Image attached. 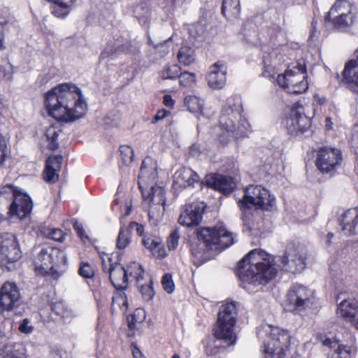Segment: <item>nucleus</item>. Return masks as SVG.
<instances>
[{
  "mask_svg": "<svg viewBox=\"0 0 358 358\" xmlns=\"http://www.w3.org/2000/svg\"><path fill=\"white\" fill-rule=\"evenodd\" d=\"M32 208L31 198L26 194L18 193L10 205L8 213L10 216H17L22 219L31 213Z\"/></svg>",
  "mask_w": 358,
  "mask_h": 358,
  "instance_id": "412c9836",
  "label": "nucleus"
},
{
  "mask_svg": "<svg viewBox=\"0 0 358 358\" xmlns=\"http://www.w3.org/2000/svg\"><path fill=\"white\" fill-rule=\"evenodd\" d=\"M145 318V313L143 309L138 308L136 309L134 313L131 316V320L128 319L129 328L132 330L135 329L136 323H141L143 322Z\"/></svg>",
  "mask_w": 358,
  "mask_h": 358,
  "instance_id": "a19ab883",
  "label": "nucleus"
},
{
  "mask_svg": "<svg viewBox=\"0 0 358 358\" xmlns=\"http://www.w3.org/2000/svg\"><path fill=\"white\" fill-rule=\"evenodd\" d=\"M198 238L212 250L224 249L234 243L232 234L222 224L213 228H203L198 231Z\"/></svg>",
  "mask_w": 358,
  "mask_h": 358,
  "instance_id": "6e6552de",
  "label": "nucleus"
},
{
  "mask_svg": "<svg viewBox=\"0 0 358 358\" xmlns=\"http://www.w3.org/2000/svg\"><path fill=\"white\" fill-rule=\"evenodd\" d=\"M180 234L178 229H175L167 239V247L169 250H174L177 248L180 239Z\"/></svg>",
  "mask_w": 358,
  "mask_h": 358,
  "instance_id": "09e8293b",
  "label": "nucleus"
},
{
  "mask_svg": "<svg viewBox=\"0 0 358 358\" xmlns=\"http://www.w3.org/2000/svg\"><path fill=\"white\" fill-rule=\"evenodd\" d=\"M339 222L345 235L355 234V229L358 224V207L345 211L341 215Z\"/></svg>",
  "mask_w": 358,
  "mask_h": 358,
  "instance_id": "393cba45",
  "label": "nucleus"
},
{
  "mask_svg": "<svg viewBox=\"0 0 358 358\" xmlns=\"http://www.w3.org/2000/svg\"><path fill=\"white\" fill-rule=\"evenodd\" d=\"M19 331L21 333L25 334H30L34 331V326L31 324V321L28 318H24L22 320V322L19 325Z\"/></svg>",
  "mask_w": 358,
  "mask_h": 358,
  "instance_id": "3c124183",
  "label": "nucleus"
},
{
  "mask_svg": "<svg viewBox=\"0 0 358 358\" xmlns=\"http://www.w3.org/2000/svg\"><path fill=\"white\" fill-rule=\"evenodd\" d=\"M205 206L201 203H192L185 205L178 217V222L187 227L198 226L202 220Z\"/></svg>",
  "mask_w": 358,
  "mask_h": 358,
  "instance_id": "f3484780",
  "label": "nucleus"
},
{
  "mask_svg": "<svg viewBox=\"0 0 358 358\" xmlns=\"http://www.w3.org/2000/svg\"><path fill=\"white\" fill-rule=\"evenodd\" d=\"M237 308L235 302H227L221 306L217 314L214 336L228 345L235 343L236 336L234 327L236 323Z\"/></svg>",
  "mask_w": 358,
  "mask_h": 358,
  "instance_id": "39448f33",
  "label": "nucleus"
},
{
  "mask_svg": "<svg viewBox=\"0 0 358 358\" xmlns=\"http://www.w3.org/2000/svg\"><path fill=\"white\" fill-rule=\"evenodd\" d=\"M132 352H133V355H134V358H137L138 357H141V352L137 347H135L133 349Z\"/></svg>",
  "mask_w": 358,
  "mask_h": 358,
  "instance_id": "0e129e2a",
  "label": "nucleus"
},
{
  "mask_svg": "<svg viewBox=\"0 0 358 358\" xmlns=\"http://www.w3.org/2000/svg\"><path fill=\"white\" fill-rule=\"evenodd\" d=\"M20 293L15 283L6 282L0 290V305L3 310L10 311L19 306Z\"/></svg>",
  "mask_w": 358,
  "mask_h": 358,
  "instance_id": "a211bd4d",
  "label": "nucleus"
},
{
  "mask_svg": "<svg viewBox=\"0 0 358 358\" xmlns=\"http://www.w3.org/2000/svg\"><path fill=\"white\" fill-rule=\"evenodd\" d=\"M49 236L51 239L59 242H62L65 238L64 234L59 229H52L49 234Z\"/></svg>",
  "mask_w": 358,
  "mask_h": 358,
  "instance_id": "864d4df0",
  "label": "nucleus"
},
{
  "mask_svg": "<svg viewBox=\"0 0 358 358\" xmlns=\"http://www.w3.org/2000/svg\"><path fill=\"white\" fill-rule=\"evenodd\" d=\"M270 329L268 340L265 343V358H285L289 336L288 333L278 327Z\"/></svg>",
  "mask_w": 358,
  "mask_h": 358,
  "instance_id": "1a4fd4ad",
  "label": "nucleus"
},
{
  "mask_svg": "<svg viewBox=\"0 0 358 358\" xmlns=\"http://www.w3.org/2000/svg\"><path fill=\"white\" fill-rule=\"evenodd\" d=\"M199 176L192 169L180 168L173 176V186L176 189L185 188L193 186L195 182H199Z\"/></svg>",
  "mask_w": 358,
  "mask_h": 358,
  "instance_id": "b1692460",
  "label": "nucleus"
},
{
  "mask_svg": "<svg viewBox=\"0 0 358 358\" xmlns=\"http://www.w3.org/2000/svg\"><path fill=\"white\" fill-rule=\"evenodd\" d=\"M8 155V149L6 140L0 134V165L6 160Z\"/></svg>",
  "mask_w": 358,
  "mask_h": 358,
  "instance_id": "603ef678",
  "label": "nucleus"
},
{
  "mask_svg": "<svg viewBox=\"0 0 358 358\" xmlns=\"http://www.w3.org/2000/svg\"><path fill=\"white\" fill-rule=\"evenodd\" d=\"M341 161L340 150L323 148L318 152L316 166L322 173H329L340 166Z\"/></svg>",
  "mask_w": 358,
  "mask_h": 358,
  "instance_id": "dca6fc26",
  "label": "nucleus"
},
{
  "mask_svg": "<svg viewBox=\"0 0 358 358\" xmlns=\"http://www.w3.org/2000/svg\"><path fill=\"white\" fill-rule=\"evenodd\" d=\"M74 228L76 230L78 236L81 238H83L84 237H85V231H84V229H83V227H82V226L80 224H79L78 222H76L74 224Z\"/></svg>",
  "mask_w": 358,
  "mask_h": 358,
  "instance_id": "e2e57ef3",
  "label": "nucleus"
},
{
  "mask_svg": "<svg viewBox=\"0 0 358 358\" xmlns=\"http://www.w3.org/2000/svg\"><path fill=\"white\" fill-rule=\"evenodd\" d=\"M8 24L6 21H0V49H4L5 46L3 45V39L5 36V32L8 30Z\"/></svg>",
  "mask_w": 358,
  "mask_h": 358,
  "instance_id": "6e6d98bb",
  "label": "nucleus"
},
{
  "mask_svg": "<svg viewBox=\"0 0 358 358\" xmlns=\"http://www.w3.org/2000/svg\"><path fill=\"white\" fill-rule=\"evenodd\" d=\"M79 273L85 278H91L93 277L94 271L88 263H82L79 268Z\"/></svg>",
  "mask_w": 358,
  "mask_h": 358,
  "instance_id": "8fccbe9b",
  "label": "nucleus"
},
{
  "mask_svg": "<svg viewBox=\"0 0 358 358\" xmlns=\"http://www.w3.org/2000/svg\"><path fill=\"white\" fill-rule=\"evenodd\" d=\"M210 87L214 90L222 89L227 82V66L223 62L219 61L213 64L207 76Z\"/></svg>",
  "mask_w": 358,
  "mask_h": 358,
  "instance_id": "4be33fe9",
  "label": "nucleus"
},
{
  "mask_svg": "<svg viewBox=\"0 0 358 358\" xmlns=\"http://www.w3.org/2000/svg\"><path fill=\"white\" fill-rule=\"evenodd\" d=\"M285 125L289 134L298 136L304 134L310 128L311 122L304 114L303 107H294L286 116Z\"/></svg>",
  "mask_w": 358,
  "mask_h": 358,
  "instance_id": "f8f14e48",
  "label": "nucleus"
},
{
  "mask_svg": "<svg viewBox=\"0 0 358 358\" xmlns=\"http://www.w3.org/2000/svg\"><path fill=\"white\" fill-rule=\"evenodd\" d=\"M134 227H136L137 234L139 236H143V234L144 232V227L141 224L136 223V222H132L130 223V227L133 228Z\"/></svg>",
  "mask_w": 358,
  "mask_h": 358,
  "instance_id": "052dcab7",
  "label": "nucleus"
},
{
  "mask_svg": "<svg viewBox=\"0 0 358 358\" xmlns=\"http://www.w3.org/2000/svg\"><path fill=\"white\" fill-rule=\"evenodd\" d=\"M326 127L328 130H330L333 127V122L331 121V119L329 117L326 118Z\"/></svg>",
  "mask_w": 358,
  "mask_h": 358,
  "instance_id": "69168bd1",
  "label": "nucleus"
},
{
  "mask_svg": "<svg viewBox=\"0 0 358 358\" xmlns=\"http://www.w3.org/2000/svg\"><path fill=\"white\" fill-rule=\"evenodd\" d=\"M45 106L50 116L65 122L83 117L87 109L82 90L70 83L49 90L45 95Z\"/></svg>",
  "mask_w": 358,
  "mask_h": 358,
  "instance_id": "f257e3e1",
  "label": "nucleus"
},
{
  "mask_svg": "<svg viewBox=\"0 0 358 358\" xmlns=\"http://www.w3.org/2000/svg\"><path fill=\"white\" fill-rule=\"evenodd\" d=\"M157 178L156 162L151 157H146L140 169L138 183L143 196H145L146 190L150 188L147 196L150 199L148 215L151 219L162 213L166 203V192L162 187L157 185Z\"/></svg>",
  "mask_w": 358,
  "mask_h": 358,
  "instance_id": "7ed1b4c3",
  "label": "nucleus"
},
{
  "mask_svg": "<svg viewBox=\"0 0 358 358\" xmlns=\"http://www.w3.org/2000/svg\"><path fill=\"white\" fill-rule=\"evenodd\" d=\"M262 74L265 78H268L275 80L277 78V77L275 78V76H278V75H279L278 71L275 68L270 66H266L265 67Z\"/></svg>",
  "mask_w": 358,
  "mask_h": 358,
  "instance_id": "5fc2aeb1",
  "label": "nucleus"
},
{
  "mask_svg": "<svg viewBox=\"0 0 358 358\" xmlns=\"http://www.w3.org/2000/svg\"><path fill=\"white\" fill-rule=\"evenodd\" d=\"M355 59L347 62L343 71L342 83L352 91L358 93V49L355 52Z\"/></svg>",
  "mask_w": 358,
  "mask_h": 358,
  "instance_id": "5701e85b",
  "label": "nucleus"
},
{
  "mask_svg": "<svg viewBox=\"0 0 358 358\" xmlns=\"http://www.w3.org/2000/svg\"><path fill=\"white\" fill-rule=\"evenodd\" d=\"M114 203L117 205H120V210L124 216H127L130 214L132 208V201L130 196H127L124 199L119 198V192L115 194V199Z\"/></svg>",
  "mask_w": 358,
  "mask_h": 358,
  "instance_id": "4c0bfd02",
  "label": "nucleus"
},
{
  "mask_svg": "<svg viewBox=\"0 0 358 358\" xmlns=\"http://www.w3.org/2000/svg\"><path fill=\"white\" fill-rule=\"evenodd\" d=\"M306 67L304 61L298 62L292 69L285 71L284 73L278 75V84L290 94H301L308 88L306 80Z\"/></svg>",
  "mask_w": 358,
  "mask_h": 358,
  "instance_id": "423d86ee",
  "label": "nucleus"
},
{
  "mask_svg": "<svg viewBox=\"0 0 358 358\" xmlns=\"http://www.w3.org/2000/svg\"><path fill=\"white\" fill-rule=\"evenodd\" d=\"M306 253L303 248L294 245H289L285 255L275 259L278 270L281 268L287 272L302 271L306 267Z\"/></svg>",
  "mask_w": 358,
  "mask_h": 358,
  "instance_id": "9d476101",
  "label": "nucleus"
},
{
  "mask_svg": "<svg viewBox=\"0 0 358 358\" xmlns=\"http://www.w3.org/2000/svg\"><path fill=\"white\" fill-rule=\"evenodd\" d=\"M142 243L144 247L149 250L152 255L157 258H162L166 256L164 245L159 238L152 236H145L143 238Z\"/></svg>",
  "mask_w": 358,
  "mask_h": 358,
  "instance_id": "cd10ccee",
  "label": "nucleus"
},
{
  "mask_svg": "<svg viewBox=\"0 0 358 358\" xmlns=\"http://www.w3.org/2000/svg\"><path fill=\"white\" fill-rule=\"evenodd\" d=\"M123 295H124V294H120V298H121V299L122 300V304H123L124 306H127V301H126V299H125V296H123Z\"/></svg>",
  "mask_w": 358,
  "mask_h": 358,
  "instance_id": "774afa93",
  "label": "nucleus"
},
{
  "mask_svg": "<svg viewBox=\"0 0 358 358\" xmlns=\"http://www.w3.org/2000/svg\"><path fill=\"white\" fill-rule=\"evenodd\" d=\"M15 194L13 187L10 185L3 187L0 190V208L9 210V206L14 199Z\"/></svg>",
  "mask_w": 358,
  "mask_h": 358,
  "instance_id": "473e14b6",
  "label": "nucleus"
},
{
  "mask_svg": "<svg viewBox=\"0 0 358 358\" xmlns=\"http://www.w3.org/2000/svg\"><path fill=\"white\" fill-rule=\"evenodd\" d=\"M103 270L108 272L111 284L116 289H125L129 285V278L126 269L118 263L110 264L107 266L106 262H103Z\"/></svg>",
  "mask_w": 358,
  "mask_h": 358,
  "instance_id": "aec40b11",
  "label": "nucleus"
},
{
  "mask_svg": "<svg viewBox=\"0 0 358 358\" xmlns=\"http://www.w3.org/2000/svg\"><path fill=\"white\" fill-rule=\"evenodd\" d=\"M337 313L354 325L358 319V300H343L338 307Z\"/></svg>",
  "mask_w": 358,
  "mask_h": 358,
  "instance_id": "a878e982",
  "label": "nucleus"
},
{
  "mask_svg": "<svg viewBox=\"0 0 358 358\" xmlns=\"http://www.w3.org/2000/svg\"><path fill=\"white\" fill-rule=\"evenodd\" d=\"M61 131L62 130L59 127L53 125L46 129L45 137L48 142V146L50 150H55L58 148L59 143L57 138Z\"/></svg>",
  "mask_w": 358,
  "mask_h": 358,
  "instance_id": "72a5a7b5",
  "label": "nucleus"
},
{
  "mask_svg": "<svg viewBox=\"0 0 358 358\" xmlns=\"http://www.w3.org/2000/svg\"><path fill=\"white\" fill-rule=\"evenodd\" d=\"M220 349H222V348L217 345H214L213 347L211 345H208L206 347V352L208 355H213L218 353Z\"/></svg>",
  "mask_w": 358,
  "mask_h": 358,
  "instance_id": "bf43d9fd",
  "label": "nucleus"
},
{
  "mask_svg": "<svg viewBox=\"0 0 358 358\" xmlns=\"http://www.w3.org/2000/svg\"><path fill=\"white\" fill-rule=\"evenodd\" d=\"M0 73L3 78L7 80L13 79V73L10 70V67H8V69L7 70L6 66H0Z\"/></svg>",
  "mask_w": 358,
  "mask_h": 358,
  "instance_id": "4d7b16f0",
  "label": "nucleus"
},
{
  "mask_svg": "<svg viewBox=\"0 0 358 358\" xmlns=\"http://www.w3.org/2000/svg\"><path fill=\"white\" fill-rule=\"evenodd\" d=\"M178 59L185 66L193 64L196 60L194 50L189 46H182L178 52Z\"/></svg>",
  "mask_w": 358,
  "mask_h": 358,
  "instance_id": "2f4dec72",
  "label": "nucleus"
},
{
  "mask_svg": "<svg viewBox=\"0 0 358 358\" xmlns=\"http://www.w3.org/2000/svg\"><path fill=\"white\" fill-rule=\"evenodd\" d=\"M120 157L124 165H129L133 161L134 153L133 149L129 145H121L120 147Z\"/></svg>",
  "mask_w": 358,
  "mask_h": 358,
  "instance_id": "79ce46f5",
  "label": "nucleus"
},
{
  "mask_svg": "<svg viewBox=\"0 0 358 358\" xmlns=\"http://www.w3.org/2000/svg\"><path fill=\"white\" fill-rule=\"evenodd\" d=\"M130 241L129 229H125L124 227H122L117 239V248L118 249H124L129 244Z\"/></svg>",
  "mask_w": 358,
  "mask_h": 358,
  "instance_id": "ea45409f",
  "label": "nucleus"
},
{
  "mask_svg": "<svg viewBox=\"0 0 358 358\" xmlns=\"http://www.w3.org/2000/svg\"><path fill=\"white\" fill-rule=\"evenodd\" d=\"M178 78L180 85L187 87L194 83L196 76L194 73L185 71L178 75Z\"/></svg>",
  "mask_w": 358,
  "mask_h": 358,
  "instance_id": "49530a36",
  "label": "nucleus"
},
{
  "mask_svg": "<svg viewBox=\"0 0 358 358\" xmlns=\"http://www.w3.org/2000/svg\"><path fill=\"white\" fill-rule=\"evenodd\" d=\"M52 310L57 315H60L62 318L69 319L73 317L74 314L71 309L65 308L61 303H55Z\"/></svg>",
  "mask_w": 358,
  "mask_h": 358,
  "instance_id": "a18cd8bd",
  "label": "nucleus"
},
{
  "mask_svg": "<svg viewBox=\"0 0 358 358\" xmlns=\"http://www.w3.org/2000/svg\"><path fill=\"white\" fill-rule=\"evenodd\" d=\"M334 237V234L331 232L328 233L327 235V243L328 245L330 244L331 239Z\"/></svg>",
  "mask_w": 358,
  "mask_h": 358,
  "instance_id": "338daca9",
  "label": "nucleus"
},
{
  "mask_svg": "<svg viewBox=\"0 0 358 358\" xmlns=\"http://www.w3.org/2000/svg\"><path fill=\"white\" fill-rule=\"evenodd\" d=\"M180 71V67L177 64L167 65L161 72L162 79H175L178 78V73Z\"/></svg>",
  "mask_w": 358,
  "mask_h": 358,
  "instance_id": "58836bf2",
  "label": "nucleus"
},
{
  "mask_svg": "<svg viewBox=\"0 0 358 358\" xmlns=\"http://www.w3.org/2000/svg\"><path fill=\"white\" fill-rule=\"evenodd\" d=\"M241 12L240 0H223L222 13L228 20H233L239 16Z\"/></svg>",
  "mask_w": 358,
  "mask_h": 358,
  "instance_id": "c85d7f7f",
  "label": "nucleus"
},
{
  "mask_svg": "<svg viewBox=\"0 0 358 358\" xmlns=\"http://www.w3.org/2000/svg\"><path fill=\"white\" fill-rule=\"evenodd\" d=\"M0 358H27L25 348L20 343L8 345L4 348Z\"/></svg>",
  "mask_w": 358,
  "mask_h": 358,
  "instance_id": "7c9ffc66",
  "label": "nucleus"
},
{
  "mask_svg": "<svg viewBox=\"0 0 358 358\" xmlns=\"http://www.w3.org/2000/svg\"><path fill=\"white\" fill-rule=\"evenodd\" d=\"M278 272L275 259L261 249L251 250L238 263L237 275L245 287L265 285L273 279Z\"/></svg>",
  "mask_w": 358,
  "mask_h": 358,
  "instance_id": "f03ea898",
  "label": "nucleus"
},
{
  "mask_svg": "<svg viewBox=\"0 0 358 358\" xmlns=\"http://www.w3.org/2000/svg\"><path fill=\"white\" fill-rule=\"evenodd\" d=\"M355 8L348 0H336L324 17L327 27L345 29L356 21Z\"/></svg>",
  "mask_w": 358,
  "mask_h": 358,
  "instance_id": "0eeeda50",
  "label": "nucleus"
},
{
  "mask_svg": "<svg viewBox=\"0 0 358 358\" xmlns=\"http://www.w3.org/2000/svg\"><path fill=\"white\" fill-rule=\"evenodd\" d=\"M242 107L235 97L227 99L220 117V125L229 136L239 137L250 129L246 119L241 115Z\"/></svg>",
  "mask_w": 358,
  "mask_h": 358,
  "instance_id": "20e7f679",
  "label": "nucleus"
},
{
  "mask_svg": "<svg viewBox=\"0 0 358 358\" xmlns=\"http://www.w3.org/2000/svg\"><path fill=\"white\" fill-rule=\"evenodd\" d=\"M126 48L124 46L121 45L119 42H116L115 43H113L112 42H110L108 43L106 49L104 51L101 53V57L103 58L106 57H109L115 54L116 52H125Z\"/></svg>",
  "mask_w": 358,
  "mask_h": 358,
  "instance_id": "c03bdc74",
  "label": "nucleus"
},
{
  "mask_svg": "<svg viewBox=\"0 0 358 358\" xmlns=\"http://www.w3.org/2000/svg\"><path fill=\"white\" fill-rule=\"evenodd\" d=\"M313 292L308 287L295 285L289 290L287 301L291 310H302L308 307L313 297Z\"/></svg>",
  "mask_w": 358,
  "mask_h": 358,
  "instance_id": "2eb2a0df",
  "label": "nucleus"
},
{
  "mask_svg": "<svg viewBox=\"0 0 358 358\" xmlns=\"http://www.w3.org/2000/svg\"><path fill=\"white\" fill-rule=\"evenodd\" d=\"M64 257L62 252L52 248H43L34 259L35 269L42 275L51 272Z\"/></svg>",
  "mask_w": 358,
  "mask_h": 358,
  "instance_id": "4468645a",
  "label": "nucleus"
},
{
  "mask_svg": "<svg viewBox=\"0 0 358 358\" xmlns=\"http://www.w3.org/2000/svg\"><path fill=\"white\" fill-rule=\"evenodd\" d=\"M185 104L191 113L201 112L203 101L196 96H188L185 99Z\"/></svg>",
  "mask_w": 358,
  "mask_h": 358,
  "instance_id": "e433bc0d",
  "label": "nucleus"
},
{
  "mask_svg": "<svg viewBox=\"0 0 358 358\" xmlns=\"http://www.w3.org/2000/svg\"><path fill=\"white\" fill-rule=\"evenodd\" d=\"M63 157L60 155L50 156L46 160L44 178L48 182H55L59 176L57 172L61 168Z\"/></svg>",
  "mask_w": 358,
  "mask_h": 358,
  "instance_id": "bb28decb",
  "label": "nucleus"
},
{
  "mask_svg": "<svg viewBox=\"0 0 358 358\" xmlns=\"http://www.w3.org/2000/svg\"><path fill=\"white\" fill-rule=\"evenodd\" d=\"M168 113L169 112L165 110H159L157 113L155 115L152 120V122L156 123L160 120H162L167 116Z\"/></svg>",
  "mask_w": 358,
  "mask_h": 358,
  "instance_id": "13d9d810",
  "label": "nucleus"
},
{
  "mask_svg": "<svg viewBox=\"0 0 358 358\" xmlns=\"http://www.w3.org/2000/svg\"><path fill=\"white\" fill-rule=\"evenodd\" d=\"M20 257L21 251L15 235L9 233L0 234V265L6 266Z\"/></svg>",
  "mask_w": 358,
  "mask_h": 358,
  "instance_id": "ddd939ff",
  "label": "nucleus"
},
{
  "mask_svg": "<svg viewBox=\"0 0 358 358\" xmlns=\"http://www.w3.org/2000/svg\"><path fill=\"white\" fill-rule=\"evenodd\" d=\"M213 186L215 189L227 194L235 188L236 183L230 177L215 175L213 177Z\"/></svg>",
  "mask_w": 358,
  "mask_h": 358,
  "instance_id": "c756f323",
  "label": "nucleus"
},
{
  "mask_svg": "<svg viewBox=\"0 0 358 358\" xmlns=\"http://www.w3.org/2000/svg\"><path fill=\"white\" fill-rule=\"evenodd\" d=\"M274 198L261 185H250L245 190L243 201L238 202L241 208H249L250 205L257 208L268 210L273 206Z\"/></svg>",
  "mask_w": 358,
  "mask_h": 358,
  "instance_id": "9b49d317",
  "label": "nucleus"
},
{
  "mask_svg": "<svg viewBox=\"0 0 358 358\" xmlns=\"http://www.w3.org/2000/svg\"><path fill=\"white\" fill-rule=\"evenodd\" d=\"M318 338L323 345L329 348L328 358H352L351 348L341 343L332 334L320 335Z\"/></svg>",
  "mask_w": 358,
  "mask_h": 358,
  "instance_id": "6ab92c4d",
  "label": "nucleus"
},
{
  "mask_svg": "<svg viewBox=\"0 0 358 358\" xmlns=\"http://www.w3.org/2000/svg\"><path fill=\"white\" fill-rule=\"evenodd\" d=\"M151 284L152 281L150 279L148 280V284L141 285V282L138 284L144 301H149L152 299L153 296H155V291Z\"/></svg>",
  "mask_w": 358,
  "mask_h": 358,
  "instance_id": "37998d69",
  "label": "nucleus"
},
{
  "mask_svg": "<svg viewBox=\"0 0 358 358\" xmlns=\"http://www.w3.org/2000/svg\"><path fill=\"white\" fill-rule=\"evenodd\" d=\"M125 269L127 273V276L133 277L136 280L137 284H139V282H141L143 279L145 271L141 265L138 263L132 262L127 266Z\"/></svg>",
  "mask_w": 358,
  "mask_h": 358,
  "instance_id": "f704fd0d",
  "label": "nucleus"
},
{
  "mask_svg": "<svg viewBox=\"0 0 358 358\" xmlns=\"http://www.w3.org/2000/svg\"><path fill=\"white\" fill-rule=\"evenodd\" d=\"M65 1L66 0H58L52 1L55 3V6L52 8V13L56 17L64 18L69 13V7L73 2H69L66 5Z\"/></svg>",
  "mask_w": 358,
  "mask_h": 358,
  "instance_id": "c9c22d12",
  "label": "nucleus"
},
{
  "mask_svg": "<svg viewBox=\"0 0 358 358\" xmlns=\"http://www.w3.org/2000/svg\"><path fill=\"white\" fill-rule=\"evenodd\" d=\"M164 105H166L168 107H172L174 105V101L172 99L171 95H165L164 96V101H163Z\"/></svg>",
  "mask_w": 358,
  "mask_h": 358,
  "instance_id": "680f3d73",
  "label": "nucleus"
},
{
  "mask_svg": "<svg viewBox=\"0 0 358 358\" xmlns=\"http://www.w3.org/2000/svg\"><path fill=\"white\" fill-rule=\"evenodd\" d=\"M163 289L169 294L173 292L175 285L173 283L172 275L170 273L164 275L162 279Z\"/></svg>",
  "mask_w": 358,
  "mask_h": 358,
  "instance_id": "de8ad7c7",
  "label": "nucleus"
}]
</instances>
